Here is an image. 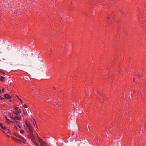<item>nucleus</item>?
Instances as JSON below:
<instances>
[{"label":"nucleus","mask_w":146,"mask_h":146,"mask_svg":"<svg viewBox=\"0 0 146 146\" xmlns=\"http://www.w3.org/2000/svg\"><path fill=\"white\" fill-rule=\"evenodd\" d=\"M25 125L27 127L26 129L27 133L29 134L33 133V128L31 124L28 122H26Z\"/></svg>","instance_id":"nucleus-1"},{"label":"nucleus","mask_w":146,"mask_h":146,"mask_svg":"<svg viewBox=\"0 0 146 146\" xmlns=\"http://www.w3.org/2000/svg\"><path fill=\"white\" fill-rule=\"evenodd\" d=\"M33 133H29L27 136L29 138H30L32 142L34 143L36 145L38 146V145L36 143L33 134Z\"/></svg>","instance_id":"nucleus-2"},{"label":"nucleus","mask_w":146,"mask_h":146,"mask_svg":"<svg viewBox=\"0 0 146 146\" xmlns=\"http://www.w3.org/2000/svg\"><path fill=\"white\" fill-rule=\"evenodd\" d=\"M10 117L13 120H15V122L18 123V122L16 120H18V115L15 116L13 115L12 116H10Z\"/></svg>","instance_id":"nucleus-3"},{"label":"nucleus","mask_w":146,"mask_h":146,"mask_svg":"<svg viewBox=\"0 0 146 146\" xmlns=\"http://www.w3.org/2000/svg\"><path fill=\"white\" fill-rule=\"evenodd\" d=\"M4 98L7 99H11L12 97L8 94H5L4 95Z\"/></svg>","instance_id":"nucleus-4"},{"label":"nucleus","mask_w":146,"mask_h":146,"mask_svg":"<svg viewBox=\"0 0 146 146\" xmlns=\"http://www.w3.org/2000/svg\"><path fill=\"white\" fill-rule=\"evenodd\" d=\"M0 127L4 130H6V127L5 126H3L1 123H0Z\"/></svg>","instance_id":"nucleus-5"},{"label":"nucleus","mask_w":146,"mask_h":146,"mask_svg":"<svg viewBox=\"0 0 146 146\" xmlns=\"http://www.w3.org/2000/svg\"><path fill=\"white\" fill-rule=\"evenodd\" d=\"M12 139L15 141L17 143L18 141V139H17L16 138L13 137L12 136L11 137Z\"/></svg>","instance_id":"nucleus-6"},{"label":"nucleus","mask_w":146,"mask_h":146,"mask_svg":"<svg viewBox=\"0 0 146 146\" xmlns=\"http://www.w3.org/2000/svg\"><path fill=\"white\" fill-rule=\"evenodd\" d=\"M5 78L4 77H3L0 76V80L2 82L4 81V80L5 79Z\"/></svg>","instance_id":"nucleus-7"},{"label":"nucleus","mask_w":146,"mask_h":146,"mask_svg":"<svg viewBox=\"0 0 146 146\" xmlns=\"http://www.w3.org/2000/svg\"><path fill=\"white\" fill-rule=\"evenodd\" d=\"M13 113L16 115H18V111H16V110L13 111Z\"/></svg>","instance_id":"nucleus-8"},{"label":"nucleus","mask_w":146,"mask_h":146,"mask_svg":"<svg viewBox=\"0 0 146 146\" xmlns=\"http://www.w3.org/2000/svg\"><path fill=\"white\" fill-rule=\"evenodd\" d=\"M5 119H6L8 121V122L9 123V122H12V123H13V122L12 121H10L9 119H8L7 117H5Z\"/></svg>","instance_id":"nucleus-9"},{"label":"nucleus","mask_w":146,"mask_h":146,"mask_svg":"<svg viewBox=\"0 0 146 146\" xmlns=\"http://www.w3.org/2000/svg\"><path fill=\"white\" fill-rule=\"evenodd\" d=\"M14 110L17 111H18V107H15L14 108Z\"/></svg>","instance_id":"nucleus-10"},{"label":"nucleus","mask_w":146,"mask_h":146,"mask_svg":"<svg viewBox=\"0 0 146 146\" xmlns=\"http://www.w3.org/2000/svg\"><path fill=\"white\" fill-rule=\"evenodd\" d=\"M20 133H21V134L24 133V131L22 129L20 130Z\"/></svg>","instance_id":"nucleus-11"},{"label":"nucleus","mask_w":146,"mask_h":146,"mask_svg":"<svg viewBox=\"0 0 146 146\" xmlns=\"http://www.w3.org/2000/svg\"><path fill=\"white\" fill-rule=\"evenodd\" d=\"M14 134L16 137H18V133H14Z\"/></svg>","instance_id":"nucleus-12"},{"label":"nucleus","mask_w":146,"mask_h":146,"mask_svg":"<svg viewBox=\"0 0 146 146\" xmlns=\"http://www.w3.org/2000/svg\"><path fill=\"white\" fill-rule=\"evenodd\" d=\"M5 99V98L0 96V100H3Z\"/></svg>","instance_id":"nucleus-13"},{"label":"nucleus","mask_w":146,"mask_h":146,"mask_svg":"<svg viewBox=\"0 0 146 146\" xmlns=\"http://www.w3.org/2000/svg\"><path fill=\"white\" fill-rule=\"evenodd\" d=\"M19 100L20 101L21 104H22V103H23L22 100L21 98H20L19 97Z\"/></svg>","instance_id":"nucleus-14"},{"label":"nucleus","mask_w":146,"mask_h":146,"mask_svg":"<svg viewBox=\"0 0 146 146\" xmlns=\"http://www.w3.org/2000/svg\"><path fill=\"white\" fill-rule=\"evenodd\" d=\"M14 129H16L17 130V126H16V125H15V126H14Z\"/></svg>","instance_id":"nucleus-15"},{"label":"nucleus","mask_w":146,"mask_h":146,"mask_svg":"<svg viewBox=\"0 0 146 146\" xmlns=\"http://www.w3.org/2000/svg\"><path fill=\"white\" fill-rule=\"evenodd\" d=\"M99 94L101 95V97L100 98V99H102V98H103V95H101L100 94V93Z\"/></svg>","instance_id":"nucleus-16"},{"label":"nucleus","mask_w":146,"mask_h":146,"mask_svg":"<svg viewBox=\"0 0 146 146\" xmlns=\"http://www.w3.org/2000/svg\"><path fill=\"white\" fill-rule=\"evenodd\" d=\"M22 111H23V113L24 114V115H25V114H26V112H25V110H23Z\"/></svg>","instance_id":"nucleus-17"},{"label":"nucleus","mask_w":146,"mask_h":146,"mask_svg":"<svg viewBox=\"0 0 146 146\" xmlns=\"http://www.w3.org/2000/svg\"><path fill=\"white\" fill-rule=\"evenodd\" d=\"M6 130L7 131V133H10L11 132L9 130V129H6Z\"/></svg>","instance_id":"nucleus-18"},{"label":"nucleus","mask_w":146,"mask_h":146,"mask_svg":"<svg viewBox=\"0 0 146 146\" xmlns=\"http://www.w3.org/2000/svg\"><path fill=\"white\" fill-rule=\"evenodd\" d=\"M145 94V92H143V93H141V95L142 96V97L143 98V95L144 94Z\"/></svg>","instance_id":"nucleus-19"},{"label":"nucleus","mask_w":146,"mask_h":146,"mask_svg":"<svg viewBox=\"0 0 146 146\" xmlns=\"http://www.w3.org/2000/svg\"><path fill=\"white\" fill-rule=\"evenodd\" d=\"M21 120V117L19 116V121Z\"/></svg>","instance_id":"nucleus-20"},{"label":"nucleus","mask_w":146,"mask_h":146,"mask_svg":"<svg viewBox=\"0 0 146 146\" xmlns=\"http://www.w3.org/2000/svg\"><path fill=\"white\" fill-rule=\"evenodd\" d=\"M23 107L25 108H27V106L26 105V104H24L23 105Z\"/></svg>","instance_id":"nucleus-21"},{"label":"nucleus","mask_w":146,"mask_h":146,"mask_svg":"<svg viewBox=\"0 0 146 146\" xmlns=\"http://www.w3.org/2000/svg\"><path fill=\"white\" fill-rule=\"evenodd\" d=\"M109 17H108V18H107V21H108L109 20Z\"/></svg>","instance_id":"nucleus-22"},{"label":"nucleus","mask_w":146,"mask_h":146,"mask_svg":"<svg viewBox=\"0 0 146 146\" xmlns=\"http://www.w3.org/2000/svg\"><path fill=\"white\" fill-rule=\"evenodd\" d=\"M133 81H134V82H135V80H136V78L135 79V78H133Z\"/></svg>","instance_id":"nucleus-23"},{"label":"nucleus","mask_w":146,"mask_h":146,"mask_svg":"<svg viewBox=\"0 0 146 146\" xmlns=\"http://www.w3.org/2000/svg\"><path fill=\"white\" fill-rule=\"evenodd\" d=\"M4 91H5V89H2V91L3 92H4Z\"/></svg>","instance_id":"nucleus-24"},{"label":"nucleus","mask_w":146,"mask_h":146,"mask_svg":"<svg viewBox=\"0 0 146 146\" xmlns=\"http://www.w3.org/2000/svg\"><path fill=\"white\" fill-rule=\"evenodd\" d=\"M19 114L21 113V110H19Z\"/></svg>","instance_id":"nucleus-25"},{"label":"nucleus","mask_w":146,"mask_h":146,"mask_svg":"<svg viewBox=\"0 0 146 146\" xmlns=\"http://www.w3.org/2000/svg\"><path fill=\"white\" fill-rule=\"evenodd\" d=\"M138 76L139 77L141 76H140V74L139 75V74H138Z\"/></svg>","instance_id":"nucleus-26"},{"label":"nucleus","mask_w":146,"mask_h":146,"mask_svg":"<svg viewBox=\"0 0 146 146\" xmlns=\"http://www.w3.org/2000/svg\"><path fill=\"white\" fill-rule=\"evenodd\" d=\"M0 93H1V89H0Z\"/></svg>","instance_id":"nucleus-27"},{"label":"nucleus","mask_w":146,"mask_h":146,"mask_svg":"<svg viewBox=\"0 0 146 146\" xmlns=\"http://www.w3.org/2000/svg\"><path fill=\"white\" fill-rule=\"evenodd\" d=\"M133 93H134L135 92V90H133Z\"/></svg>","instance_id":"nucleus-28"},{"label":"nucleus","mask_w":146,"mask_h":146,"mask_svg":"<svg viewBox=\"0 0 146 146\" xmlns=\"http://www.w3.org/2000/svg\"><path fill=\"white\" fill-rule=\"evenodd\" d=\"M74 132H73V133H72V136L73 135H74Z\"/></svg>","instance_id":"nucleus-29"},{"label":"nucleus","mask_w":146,"mask_h":146,"mask_svg":"<svg viewBox=\"0 0 146 146\" xmlns=\"http://www.w3.org/2000/svg\"><path fill=\"white\" fill-rule=\"evenodd\" d=\"M19 128H21V127H20V126L19 125Z\"/></svg>","instance_id":"nucleus-30"},{"label":"nucleus","mask_w":146,"mask_h":146,"mask_svg":"<svg viewBox=\"0 0 146 146\" xmlns=\"http://www.w3.org/2000/svg\"><path fill=\"white\" fill-rule=\"evenodd\" d=\"M35 121V124H36V125H37V124H36V122Z\"/></svg>","instance_id":"nucleus-31"},{"label":"nucleus","mask_w":146,"mask_h":146,"mask_svg":"<svg viewBox=\"0 0 146 146\" xmlns=\"http://www.w3.org/2000/svg\"><path fill=\"white\" fill-rule=\"evenodd\" d=\"M16 96L17 97V98H18V96L17 95H16Z\"/></svg>","instance_id":"nucleus-32"},{"label":"nucleus","mask_w":146,"mask_h":146,"mask_svg":"<svg viewBox=\"0 0 146 146\" xmlns=\"http://www.w3.org/2000/svg\"><path fill=\"white\" fill-rule=\"evenodd\" d=\"M10 101L11 102L12 101H11V100H10Z\"/></svg>","instance_id":"nucleus-33"},{"label":"nucleus","mask_w":146,"mask_h":146,"mask_svg":"<svg viewBox=\"0 0 146 146\" xmlns=\"http://www.w3.org/2000/svg\"><path fill=\"white\" fill-rule=\"evenodd\" d=\"M16 125H17V126H18V124H16Z\"/></svg>","instance_id":"nucleus-34"},{"label":"nucleus","mask_w":146,"mask_h":146,"mask_svg":"<svg viewBox=\"0 0 146 146\" xmlns=\"http://www.w3.org/2000/svg\"><path fill=\"white\" fill-rule=\"evenodd\" d=\"M138 94H139V95H140V93H138Z\"/></svg>","instance_id":"nucleus-35"}]
</instances>
